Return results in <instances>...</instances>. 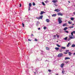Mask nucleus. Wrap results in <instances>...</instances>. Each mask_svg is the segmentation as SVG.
Listing matches in <instances>:
<instances>
[{"label":"nucleus","mask_w":75,"mask_h":75,"mask_svg":"<svg viewBox=\"0 0 75 75\" xmlns=\"http://www.w3.org/2000/svg\"><path fill=\"white\" fill-rule=\"evenodd\" d=\"M62 18H59L58 19V21L59 22V24H61L62 23Z\"/></svg>","instance_id":"f257e3e1"},{"label":"nucleus","mask_w":75,"mask_h":75,"mask_svg":"<svg viewBox=\"0 0 75 75\" xmlns=\"http://www.w3.org/2000/svg\"><path fill=\"white\" fill-rule=\"evenodd\" d=\"M63 56V54L62 53H59L58 54V57H61Z\"/></svg>","instance_id":"f03ea898"},{"label":"nucleus","mask_w":75,"mask_h":75,"mask_svg":"<svg viewBox=\"0 0 75 75\" xmlns=\"http://www.w3.org/2000/svg\"><path fill=\"white\" fill-rule=\"evenodd\" d=\"M57 15H58V16H63V15L61 13H57Z\"/></svg>","instance_id":"7ed1b4c3"},{"label":"nucleus","mask_w":75,"mask_h":75,"mask_svg":"<svg viewBox=\"0 0 75 75\" xmlns=\"http://www.w3.org/2000/svg\"><path fill=\"white\" fill-rule=\"evenodd\" d=\"M54 11H56L57 12H59V11H60V10L58 9H55L54 10Z\"/></svg>","instance_id":"20e7f679"},{"label":"nucleus","mask_w":75,"mask_h":75,"mask_svg":"<svg viewBox=\"0 0 75 75\" xmlns=\"http://www.w3.org/2000/svg\"><path fill=\"white\" fill-rule=\"evenodd\" d=\"M52 2L54 3H55L58 2V1L57 0H53L52 1Z\"/></svg>","instance_id":"39448f33"},{"label":"nucleus","mask_w":75,"mask_h":75,"mask_svg":"<svg viewBox=\"0 0 75 75\" xmlns=\"http://www.w3.org/2000/svg\"><path fill=\"white\" fill-rule=\"evenodd\" d=\"M64 66V64L62 63L61 64L60 67H61V68H63Z\"/></svg>","instance_id":"423d86ee"},{"label":"nucleus","mask_w":75,"mask_h":75,"mask_svg":"<svg viewBox=\"0 0 75 75\" xmlns=\"http://www.w3.org/2000/svg\"><path fill=\"white\" fill-rule=\"evenodd\" d=\"M50 19H47L46 20V21L47 22V23H50Z\"/></svg>","instance_id":"0eeeda50"},{"label":"nucleus","mask_w":75,"mask_h":75,"mask_svg":"<svg viewBox=\"0 0 75 75\" xmlns=\"http://www.w3.org/2000/svg\"><path fill=\"white\" fill-rule=\"evenodd\" d=\"M69 55V56H71V55L72 54V53L70 52H68Z\"/></svg>","instance_id":"6e6552de"},{"label":"nucleus","mask_w":75,"mask_h":75,"mask_svg":"<svg viewBox=\"0 0 75 75\" xmlns=\"http://www.w3.org/2000/svg\"><path fill=\"white\" fill-rule=\"evenodd\" d=\"M61 49H62V50H64L65 49V47H61Z\"/></svg>","instance_id":"1a4fd4ad"},{"label":"nucleus","mask_w":75,"mask_h":75,"mask_svg":"<svg viewBox=\"0 0 75 75\" xmlns=\"http://www.w3.org/2000/svg\"><path fill=\"white\" fill-rule=\"evenodd\" d=\"M55 49L56 50H59V47H55Z\"/></svg>","instance_id":"9d476101"},{"label":"nucleus","mask_w":75,"mask_h":75,"mask_svg":"<svg viewBox=\"0 0 75 75\" xmlns=\"http://www.w3.org/2000/svg\"><path fill=\"white\" fill-rule=\"evenodd\" d=\"M70 58H69V57H65V60H67V59H70Z\"/></svg>","instance_id":"9b49d317"},{"label":"nucleus","mask_w":75,"mask_h":75,"mask_svg":"<svg viewBox=\"0 0 75 75\" xmlns=\"http://www.w3.org/2000/svg\"><path fill=\"white\" fill-rule=\"evenodd\" d=\"M71 47H73V48L75 47V45L74 44H72L71 45Z\"/></svg>","instance_id":"f8f14e48"},{"label":"nucleus","mask_w":75,"mask_h":75,"mask_svg":"<svg viewBox=\"0 0 75 75\" xmlns=\"http://www.w3.org/2000/svg\"><path fill=\"white\" fill-rule=\"evenodd\" d=\"M42 17H43V16H42V15L41 16H40V19H42Z\"/></svg>","instance_id":"ddd939ff"},{"label":"nucleus","mask_w":75,"mask_h":75,"mask_svg":"<svg viewBox=\"0 0 75 75\" xmlns=\"http://www.w3.org/2000/svg\"><path fill=\"white\" fill-rule=\"evenodd\" d=\"M40 24V22H37L36 24L37 26H38V24Z\"/></svg>","instance_id":"4468645a"},{"label":"nucleus","mask_w":75,"mask_h":75,"mask_svg":"<svg viewBox=\"0 0 75 75\" xmlns=\"http://www.w3.org/2000/svg\"><path fill=\"white\" fill-rule=\"evenodd\" d=\"M67 25V23H64L63 25V26H66Z\"/></svg>","instance_id":"2eb2a0df"},{"label":"nucleus","mask_w":75,"mask_h":75,"mask_svg":"<svg viewBox=\"0 0 75 75\" xmlns=\"http://www.w3.org/2000/svg\"><path fill=\"white\" fill-rule=\"evenodd\" d=\"M29 7H31V6H32V4L31 3H30L29 4Z\"/></svg>","instance_id":"dca6fc26"},{"label":"nucleus","mask_w":75,"mask_h":75,"mask_svg":"<svg viewBox=\"0 0 75 75\" xmlns=\"http://www.w3.org/2000/svg\"><path fill=\"white\" fill-rule=\"evenodd\" d=\"M57 16V14H54L52 15V17H55Z\"/></svg>","instance_id":"f3484780"},{"label":"nucleus","mask_w":75,"mask_h":75,"mask_svg":"<svg viewBox=\"0 0 75 75\" xmlns=\"http://www.w3.org/2000/svg\"><path fill=\"white\" fill-rule=\"evenodd\" d=\"M67 29H68V28L66 27L64 28V30H67Z\"/></svg>","instance_id":"a211bd4d"},{"label":"nucleus","mask_w":75,"mask_h":75,"mask_svg":"<svg viewBox=\"0 0 75 75\" xmlns=\"http://www.w3.org/2000/svg\"><path fill=\"white\" fill-rule=\"evenodd\" d=\"M64 51V50H62V49H60L59 50V51L61 52H62V51Z\"/></svg>","instance_id":"6ab92c4d"},{"label":"nucleus","mask_w":75,"mask_h":75,"mask_svg":"<svg viewBox=\"0 0 75 75\" xmlns=\"http://www.w3.org/2000/svg\"><path fill=\"white\" fill-rule=\"evenodd\" d=\"M46 49L47 50H50V48H48V47H46Z\"/></svg>","instance_id":"aec40b11"},{"label":"nucleus","mask_w":75,"mask_h":75,"mask_svg":"<svg viewBox=\"0 0 75 75\" xmlns=\"http://www.w3.org/2000/svg\"><path fill=\"white\" fill-rule=\"evenodd\" d=\"M70 19L71 20H72V21H74V18H71Z\"/></svg>","instance_id":"412c9836"},{"label":"nucleus","mask_w":75,"mask_h":75,"mask_svg":"<svg viewBox=\"0 0 75 75\" xmlns=\"http://www.w3.org/2000/svg\"><path fill=\"white\" fill-rule=\"evenodd\" d=\"M64 72H65V71H64V70H62V74H64Z\"/></svg>","instance_id":"4be33fe9"},{"label":"nucleus","mask_w":75,"mask_h":75,"mask_svg":"<svg viewBox=\"0 0 75 75\" xmlns=\"http://www.w3.org/2000/svg\"><path fill=\"white\" fill-rule=\"evenodd\" d=\"M42 14H43V11H41L40 13V15H42Z\"/></svg>","instance_id":"5701e85b"},{"label":"nucleus","mask_w":75,"mask_h":75,"mask_svg":"<svg viewBox=\"0 0 75 75\" xmlns=\"http://www.w3.org/2000/svg\"><path fill=\"white\" fill-rule=\"evenodd\" d=\"M70 44H71V43H69L67 45V46L68 47H69V45H70Z\"/></svg>","instance_id":"b1692460"},{"label":"nucleus","mask_w":75,"mask_h":75,"mask_svg":"<svg viewBox=\"0 0 75 75\" xmlns=\"http://www.w3.org/2000/svg\"><path fill=\"white\" fill-rule=\"evenodd\" d=\"M56 45H57V46L58 47H61V46L58 45V44H57Z\"/></svg>","instance_id":"393cba45"},{"label":"nucleus","mask_w":75,"mask_h":75,"mask_svg":"<svg viewBox=\"0 0 75 75\" xmlns=\"http://www.w3.org/2000/svg\"><path fill=\"white\" fill-rule=\"evenodd\" d=\"M33 6H35V3L33 2Z\"/></svg>","instance_id":"a878e982"},{"label":"nucleus","mask_w":75,"mask_h":75,"mask_svg":"<svg viewBox=\"0 0 75 75\" xmlns=\"http://www.w3.org/2000/svg\"><path fill=\"white\" fill-rule=\"evenodd\" d=\"M64 32H66V33H69V32H68V31L67 30H65Z\"/></svg>","instance_id":"bb28decb"},{"label":"nucleus","mask_w":75,"mask_h":75,"mask_svg":"<svg viewBox=\"0 0 75 75\" xmlns=\"http://www.w3.org/2000/svg\"><path fill=\"white\" fill-rule=\"evenodd\" d=\"M67 38L68 37H66L64 38V40H67Z\"/></svg>","instance_id":"cd10ccee"},{"label":"nucleus","mask_w":75,"mask_h":75,"mask_svg":"<svg viewBox=\"0 0 75 75\" xmlns=\"http://www.w3.org/2000/svg\"><path fill=\"white\" fill-rule=\"evenodd\" d=\"M36 18H37V19H38V20H40V17H36Z\"/></svg>","instance_id":"c85d7f7f"},{"label":"nucleus","mask_w":75,"mask_h":75,"mask_svg":"<svg viewBox=\"0 0 75 75\" xmlns=\"http://www.w3.org/2000/svg\"><path fill=\"white\" fill-rule=\"evenodd\" d=\"M70 39H73L74 38L72 37L71 36L70 37Z\"/></svg>","instance_id":"c756f323"},{"label":"nucleus","mask_w":75,"mask_h":75,"mask_svg":"<svg viewBox=\"0 0 75 75\" xmlns=\"http://www.w3.org/2000/svg\"><path fill=\"white\" fill-rule=\"evenodd\" d=\"M42 4L43 5V6H45V4H44V2H42Z\"/></svg>","instance_id":"7c9ffc66"},{"label":"nucleus","mask_w":75,"mask_h":75,"mask_svg":"<svg viewBox=\"0 0 75 75\" xmlns=\"http://www.w3.org/2000/svg\"><path fill=\"white\" fill-rule=\"evenodd\" d=\"M68 23H69V24H71V22L69 21L68 22Z\"/></svg>","instance_id":"2f4dec72"},{"label":"nucleus","mask_w":75,"mask_h":75,"mask_svg":"<svg viewBox=\"0 0 75 75\" xmlns=\"http://www.w3.org/2000/svg\"><path fill=\"white\" fill-rule=\"evenodd\" d=\"M43 29H44V30H46V29H47V28L45 27L43 28Z\"/></svg>","instance_id":"473e14b6"},{"label":"nucleus","mask_w":75,"mask_h":75,"mask_svg":"<svg viewBox=\"0 0 75 75\" xmlns=\"http://www.w3.org/2000/svg\"><path fill=\"white\" fill-rule=\"evenodd\" d=\"M74 28V26H71L69 27V28Z\"/></svg>","instance_id":"72a5a7b5"},{"label":"nucleus","mask_w":75,"mask_h":75,"mask_svg":"<svg viewBox=\"0 0 75 75\" xmlns=\"http://www.w3.org/2000/svg\"><path fill=\"white\" fill-rule=\"evenodd\" d=\"M66 52H69V50H66Z\"/></svg>","instance_id":"f704fd0d"},{"label":"nucleus","mask_w":75,"mask_h":75,"mask_svg":"<svg viewBox=\"0 0 75 75\" xmlns=\"http://www.w3.org/2000/svg\"><path fill=\"white\" fill-rule=\"evenodd\" d=\"M54 38H56V35H54Z\"/></svg>","instance_id":"c9c22d12"},{"label":"nucleus","mask_w":75,"mask_h":75,"mask_svg":"<svg viewBox=\"0 0 75 75\" xmlns=\"http://www.w3.org/2000/svg\"><path fill=\"white\" fill-rule=\"evenodd\" d=\"M48 71L49 72H51V70L50 69L48 70Z\"/></svg>","instance_id":"e433bc0d"},{"label":"nucleus","mask_w":75,"mask_h":75,"mask_svg":"<svg viewBox=\"0 0 75 75\" xmlns=\"http://www.w3.org/2000/svg\"><path fill=\"white\" fill-rule=\"evenodd\" d=\"M73 33H73V32H71V35H73Z\"/></svg>","instance_id":"4c0bfd02"},{"label":"nucleus","mask_w":75,"mask_h":75,"mask_svg":"<svg viewBox=\"0 0 75 75\" xmlns=\"http://www.w3.org/2000/svg\"><path fill=\"white\" fill-rule=\"evenodd\" d=\"M38 40H37V39H35V41H37Z\"/></svg>","instance_id":"58836bf2"},{"label":"nucleus","mask_w":75,"mask_h":75,"mask_svg":"<svg viewBox=\"0 0 75 75\" xmlns=\"http://www.w3.org/2000/svg\"><path fill=\"white\" fill-rule=\"evenodd\" d=\"M22 25L23 26V27H24V24L23 23H22Z\"/></svg>","instance_id":"ea45409f"},{"label":"nucleus","mask_w":75,"mask_h":75,"mask_svg":"<svg viewBox=\"0 0 75 75\" xmlns=\"http://www.w3.org/2000/svg\"><path fill=\"white\" fill-rule=\"evenodd\" d=\"M64 54H67V52H64Z\"/></svg>","instance_id":"a19ab883"},{"label":"nucleus","mask_w":75,"mask_h":75,"mask_svg":"<svg viewBox=\"0 0 75 75\" xmlns=\"http://www.w3.org/2000/svg\"><path fill=\"white\" fill-rule=\"evenodd\" d=\"M31 10V8H30V7H29L28 10Z\"/></svg>","instance_id":"79ce46f5"},{"label":"nucleus","mask_w":75,"mask_h":75,"mask_svg":"<svg viewBox=\"0 0 75 75\" xmlns=\"http://www.w3.org/2000/svg\"><path fill=\"white\" fill-rule=\"evenodd\" d=\"M70 40H71V38H70L68 39V41H70Z\"/></svg>","instance_id":"37998d69"},{"label":"nucleus","mask_w":75,"mask_h":75,"mask_svg":"<svg viewBox=\"0 0 75 75\" xmlns=\"http://www.w3.org/2000/svg\"><path fill=\"white\" fill-rule=\"evenodd\" d=\"M54 5H55V6H58V5L55 4Z\"/></svg>","instance_id":"c03bdc74"},{"label":"nucleus","mask_w":75,"mask_h":75,"mask_svg":"<svg viewBox=\"0 0 75 75\" xmlns=\"http://www.w3.org/2000/svg\"><path fill=\"white\" fill-rule=\"evenodd\" d=\"M73 33L74 34H75V31H73Z\"/></svg>","instance_id":"a18cd8bd"},{"label":"nucleus","mask_w":75,"mask_h":75,"mask_svg":"<svg viewBox=\"0 0 75 75\" xmlns=\"http://www.w3.org/2000/svg\"><path fill=\"white\" fill-rule=\"evenodd\" d=\"M20 7H21V4H20Z\"/></svg>","instance_id":"49530a36"},{"label":"nucleus","mask_w":75,"mask_h":75,"mask_svg":"<svg viewBox=\"0 0 75 75\" xmlns=\"http://www.w3.org/2000/svg\"><path fill=\"white\" fill-rule=\"evenodd\" d=\"M59 35H58V36H57V38H59Z\"/></svg>","instance_id":"de8ad7c7"},{"label":"nucleus","mask_w":75,"mask_h":75,"mask_svg":"<svg viewBox=\"0 0 75 75\" xmlns=\"http://www.w3.org/2000/svg\"><path fill=\"white\" fill-rule=\"evenodd\" d=\"M73 14H74V15H75V12H74L73 13Z\"/></svg>","instance_id":"09e8293b"},{"label":"nucleus","mask_w":75,"mask_h":75,"mask_svg":"<svg viewBox=\"0 0 75 75\" xmlns=\"http://www.w3.org/2000/svg\"><path fill=\"white\" fill-rule=\"evenodd\" d=\"M71 37V35H69V38H70V37Z\"/></svg>","instance_id":"8fccbe9b"},{"label":"nucleus","mask_w":75,"mask_h":75,"mask_svg":"<svg viewBox=\"0 0 75 75\" xmlns=\"http://www.w3.org/2000/svg\"><path fill=\"white\" fill-rule=\"evenodd\" d=\"M73 55H75V52L73 53Z\"/></svg>","instance_id":"3c124183"},{"label":"nucleus","mask_w":75,"mask_h":75,"mask_svg":"<svg viewBox=\"0 0 75 75\" xmlns=\"http://www.w3.org/2000/svg\"><path fill=\"white\" fill-rule=\"evenodd\" d=\"M40 30V28H38V30Z\"/></svg>","instance_id":"603ef678"},{"label":"nucleus","mask_w":75,"mask_h":75,"mask_svg":"<svg viewBox=\"0 0 75 75\" xmlns=\"http://www.w3.org/2000/svg\"><path fill=\"white\" fill-rule=\"evenodd\" d=\"M28 41H31V40H30V39H28Z\"/></svg>","instance_id":"864d4df0"},{"label":"nucleus","mask_w":75,"mask_h":75,"mask_svg":"<svg viewBox=\"0 0 75 75\" xmlns=\"http://www.w3.org/2000/svg\"><path fill=\"white\" fill-rule=\"evenodd\" d=\"M32 36H34V35H33V34H32Z\"/></svg>","instance_id":"5fc2aeb1"},{"label":"nucleus","mask_w":75,"mask_h":75,"mask_svg":"<svg viewBox=\"0 0 75 75\" xmlns=\"http://www.w3.org/2000/svg\"><path fill=\"white\" fill-rule=\"evenodd\" d=\"M68 2H69V3H70V1H68Z\"/></svg>","instance_id":"6e6d98bb"},{"label":"nucleus","mask_w":75,"mask_h":75,"mask_svg":"<svg viewBox=\"0 0 75 75\" xmlns=\"http://www.w3.org/2000/svg\"><path fill=\"white\" fill-rule=\"evenodd\" d=\"M45 13V12L43 11V13Z\"/></svg>","instance_id":"4d7b16f0"},{"label":"nucleus","mask_w":75,"mask_h":75,"mask_svg":"<svg viewBox=\"0 0 75 75\" xmlns=\"http://www.w3.org/2000/svg\"><path fill=\"white\" fill-rule=\"evenodd\" d=\"M56 75H58V74H56Z\"/></svg>","instance_id":"13d9d810"},{"label":"nucleus","mask_w":75,"mask_h":75,"mask_svg":"<svg viewBox=\"0 0 75 75\" xmlns=\"http://www.w3.org/2000/svg\"><path fill=\"white\" fill-rule=\"evenodd\" d=\"M74 25V24H73V25Z\"/></svg>","instance_id":"bf43d9fd"},{"label":"nucleus","mask_w":75,"mask_h":75,"mask_svg":"<svg viewBox=\"0 0 75 75\" xmlns=\"http://www.w3.org/2000/svg\"><path fill=\"white\" fill-rule=\"evenodd\" d=\"M57 42H58V41H57Z\"/></svg>","instance_id":"052dcab7"},{"label":"nucleus","mask_w":75,"mask_h":75,"mask_svg":"<svg viewBox=\"0 0 75 75\" xmlns=\"http://www.w3.org/2000/svg\"><path fill=\"white\" fill-rule=\"evenodd\" d=\"M56 35H57V36H58V35L57 34Z\"/></svg>","instance_id":"680f3d73"},{"label":"nucleus","mask_w":75,"mask_h":75,"mask_svg":"<svg viewBox=\"0 0 75 75\" xmlns=\"http://www.w3.org/2000/svg\"><path fill=\"white\" fill-rule=\"evenodd\" d=\"M68 62H66V63H68Z\"/></svg>","instance_id":"e2e57ef3"},{"label":"nucleus","mask_w":75,"mask_h":75,"mask_svg":"<svg viewBox=\"0 0 75 75\" xmlns=\"http://www.w3.org/2000/svg\"><path fill=\"white\" fill-rule=\"evenodd\" d=\"M35 73V74H36V73H35H35Z\"/></svg>","instance_id":"0e129e2a"}]
</instances>
